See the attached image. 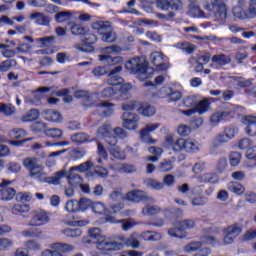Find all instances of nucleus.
I'll return each mask as SVG.
<instances>
[{"label": "nucleus", "instance_id": "nucleus-1", "mask_svg": "<svg viewBox=\"0 0 256 256\" xmlns=\"http://www.w3.org/2000/svg\"><path fill=\"white\" fill-rule=\"evenodd\" d=\"M23 167L27 169L29 177L35 179L39 183H47L48 185H59L61 179L65 178L67 175L66 170H60L55 172L53 176H47L45 172V167L39 163V159L35 157L24 158L22 162Z\"/></svg>", "mask_w": 256, "mask_h": 256}, {"label": "nucleus", "instance_id": "nucleus-2", "mask_svg": "<svg viewBox=\"0 0 256 256\" xmlns=\"http://www.w3.org/2000/svg\"><path fill=\"white\" fill-rule=\"evenodd\" d=\"M88 236L95 241L96 247L101 255H108L111 251H119L123 249V244L105 239L99 228H91L88 230Z\"/></svg>", "mask_w": 256, "mask_h": 256}, {"label": "nucleus", "instance_id": "nucleus-3", "mask_svg": "<svg viewBox=\"0 0 256 256\" xmlns=\"http://www.w3.org/2000/svg\"><path fill=\"white\" fill-rule=\"evenodd\" d=\"M125 69L133 75H137L140 81H145V79H149L153 75V68H149L147 61L139 57L132 58L126 62Z\"/></svg>", "mask_w": 256, "mask_h": 256}, {"label": "nucleus", "instance_id": "nucleus-4", "mask_svg": "<svg viewBox=\"0 0 256 256\" xmlns=\"http://www.w3.org/2000/svg\"><path fill=\"white\" fill-rule=\"evenodd\" d=\"M206 11H214V21L218 25L227 23V0H212L210 4L204 6Z\"/></svg>", "mask_w": 256, "mask_h": 256}, {"label": "nucleus", "instance_id": "nucleus-5", "mask_svg": "<svg viewBox=\"0 0 256 256\" xmlns=\"http://www.w3.org/2000/svg\"><path fill=\"white\" fill-rule=\"evenodd\" d=\"M243 226L239 223H234L223 229L224 245H231L241 235Z\"/></svg>", "mask_w": 256, "mask_h": 256}, {"label": "nucleus", "instance_id": "nucleus-6", "mask_svg": "<svg viewBox=\"0 0 256 256\" xmlns=\"http://www.w3.org/2000/svg\"><path fill=\"white\" fill-rule=\"evenodd\" d=\"M126 199L132 203H141V201L143 203H156L155 198L143 190H132L128 192Z\"/></svg>", "mask_w": 256, "mask_h": 256}, {"label": "nucleus", "instance_id": "nucleus-7", "mask_svg": "<svg viewBox=\"0 0 256 256\" xmlns=\"http://www.w3.org/2000/svg\"><path fill=\"white\" fill-rule=\"evenodd\" d=\"M84 40L81 43H76L74 45L75 49L82 51V53H91L93 52V44L97 43V36L95 34L88 32L84 35Z\"/></svg>", "mask_w": 256, "mask_h": 256}, {"label": "nucleus", "instance_id": "nucleus-8", "mask_svg": "<svg viewBox=\"0 0 256 256\" xmlns=\"http://www.w3.org/2000/svg\"><path fill=\"white\" fill-rule=\"evenodd\" d=\"M235 115V107L229 105L228 107L221 109L210 117V123L211 125H219L221 121H227L229 117H233Z\"/></svg>", "mask_w": 256, "mask_h": 256}, {"label": "nucleus", "instance_id": "nucleus-9", "mask_svg": "<svg viewBox=\"0 0 256 256\" xmlns=\"http://www.w3.org/2000/svg\"><path fill=\"white\" fill-rule=\"evenodd\" d=\"M203 243L206 245H215V243H217V239L213 236H204L202 237V241H192L186 244L183 251L184 253H195V251H199V249L203 247Z\"/></svg>", "mask_w": 256, "mask_h": 256}, {"label": "nucleus", "instance_id": "nucleus-10", "mask_svg": "<svg viewBox=\"0 0 256 256\" xmlns=\"http://www.w3.org/2000/svg\"><path fill=\"white\" fill-rule=\"evenodd\" d=\"M13 181L2 179L0 183V201H13L15 195H17V190L13 187H9Z\"/></svg>", "mask_w": 256, "mask_h": 256}, {"label": "nucleus", "instance_id": "nucleus-11", "mask_svg": "<svg viewBox=\"0 0 256 256\" xmlns=\"http://www.w3.org/2000/svg\"><path fill=\"white\" fill-rule=\"evenodd\" d=\"M122 127L128 131H135L139 127V116L133 112L122 114Z\"/></svg>", "mask_w": 256, "mask_h": 256}, {"label": "nucleus", "instance_id": "nucleus-12", "mask_svg": "<svg viewBox=\"0 0 256 256\" xmlns=\"http://www.w3.org/2000/svg\"><path fill=\"white\" fill-rule=\"evenodd\" d=\"M49 221H51V218L47 212L43 210L35 211L28 222V227H42V225H47Z\"/></svg>", "mask_w": 256, "mask_h": 256}, {"label": "nucleus", "instance_id": "nucleus-13", "mask_svg": "<svg viewBox=\"0 0 256 256\" xmlns=\"http://www.w3.org/2000/svg\"><path fill=\"white\" fill-rule=\"evenodd\" d=\"M150 61L154 64L157 71H167V69H169V60L161 52H152L150 55Z\"/></svg>", "mask_w": 256, "mask_h": 256}, {"label": "nucleus", "instance_id": "nucleus-14", "mask_svg": "<svg viewBox=\"0 0 256 256\" xmlns=\"http://www.w3.org/2000/svg\"><path fill=\"white\" fill-rule=\"evenodd\" d=\"M113 129L109 124H103L96 132L97 137H103L108 145H117V137L112 135Z\"/></svg>", "mask_w": 256, "mask_h": 256}, {"label": "nucleus", "instance_id": "nucleus-15", "mask_svg": "<svg viewBox=\"0 0 256 256\" xmlns=\"http://www.w3.org/2000/svg\"><path fill=\"white\" fill-rule=\"evenodd\" d=\"M231 61V55L219 53L212 56L210 67H213L214 69H223V67L230 65Z\"/></svg>", "mask_w": 256, "mask_h": 256}, {"label": "nucleus", "instance_id": "nucleus-16", "mask_svg": "<svg viewBox=\"0 0 256 256\" xmlns=\"http://www.w3.org/2000/svg\"><path fill=\"white\" fill-rule=\"evenodd\" d=\"M156 3L158 9H161L162 11H167L169 9L181 11V9H183V1L181 0H158Z\"/></svg>", "mask_w": 256, "mask_h": 256}, {"label": "nucleus", "instance_id": "nucleus-17", "mask_svg": "<svg viewBox=\"0 0 256 256\" xmlns=\"http://www.w3.org/2000/svg\"><path fill=\"white\" fill-rule=\"evenodd\" d=\"M40 93H50V95H56L57 97H63L65 103H71L73 96L69 94V89L55 90L54 88L43 87L38 90Z\"/></svg>", "mask_w": 256, "mask_h": 256}, {"label": "nucleus", "instance_id": "nucleus-18", "mask_svg": "<svg viewBox=\"0 0 256 256\" xmlns=\"http://www.w3.org/2000/svg\"><path fill=\"white\" fill-rule=\"evenodd\" d=\"M159 123H154V124H147L144 129L140 131V137L144 143H150V144H155L157 140H153V138H149L147 140V137H149V133H153V131L159 129Z\"/></svg>", "mask_w": 256, "mask_h": 256}, {"label": "nucleus", "instance_id": "nucleus-19", "mask_svg": "<svg viewBox=\"0 0 256 256\" xmlns=\"http://www.w3.org/2000/svg\"><path fill=\"white\" fill-rule=\"evenodd\" d=\"M120 244L126 245V247H132V249H139L141 243L139 242V234L136 232L132 233L128 238H125V236L120 237Z\"/></svg>", "mask_w": 256, "mask_h": 256}, {"label": "nucleus", "instance_id": "nucleus-20", "mask_svg": "<svg viewBox=\"0 0 256 256\" xmlns=\"http://www.w3.org/2000/svg\"><path fill=\"white\" fill-rule=\"evenodd\" d=\"M123 71L122 66H116L114 69H112L108 75L107 83L108 85H120V83H123L124 80L121 76H118V73H121Z\"/></svg>", "mask_w": 256, "mask_h": 256}, {"label": "nucleus", "instance_id": "nucleus-21", "mask_svg": "<svg viewBox=\"0 0 256 256\" xmlns=\"http://www.w3.org/2000/svg\"><path fill=\"white\" fill-rule=\"evenodd\" d=\"M245 131L250 137H256V117L255 116H246L243 120Z\"/></svg>", "mask_w": 256, "mask_h": 256}, {"label": "nucleus", "instance_id": "nucleus-22", "mask_svg": "<svg viewBox=\"0 0 256 256\" xmlns=\"http://www.w3.org/2000/svg\"><path fill=\"white\" fill-rule=\"evenodd\" d=\"M93 162L91 160H87L84 163H81L78 166H73L70 168V171H77L78 173H86V177H93Z\"/></svg>", "mask_w": 256, "mask_h": 256}, {"label": "nucleus", "instance_id": "nucleus-23", "mask_svg": "<svg viewBox=\"0 0 256 256\" xmlns=\"http://www.w3.org/2000/svg\"><path fill=\"white\" fill-rule=\"evenodd\" d=\"M43 116L45 121H50L51 123H61L63 121V116L57 110H44Z\"/></svg>", "mask_w": 256, "mask_h": 256}, {"label": "nucleus", "instance_id": "nucleus-24", "mask_svg": "<svg viewBox=\"0 0 256 256\" xmlns=\"http://www.w3.org/2000/svg\"><path fill=\"white\" fill-rule=\"evenodd\" d=\"M168 145L172 147L173 151L180 152V151H185V139L179 138L177 140L173 139L172 136H168L166 139Z\"/></svg>", "mask_w": 256, "mask_h": 256}, {"label": "nucleus", "instance_id": "nucleus-25", "mask_svg": "<svg viewBox=\"0 0 256 256\" xmlns=\"http://www.w3.org/2000/svg\"><path fill=\"white\" fill-rule=\"evenodd\" d=\"M247 5V1L245 0H238V4L233 7L232 13L236 19H245V6Z\"/></svg>", "mask_w": 256, "mask_h": 256}, {"label": "nucleus", "instance_id": "nucleus-26", "mask_svg": "<svg viewBox=\"0 0 256 256\" xmlns=\"http://www.w3.org/2000/svg\"><path fill=\"white\" fill-rule=\"evenodd\" d=\"M98 59L102 63H108V65H118V66H121V64H123V61H124L123 57L121 56L112 57L111 55H99Z\"/></svg>", "mask_w": 256, "mask_h": 256}, {"label": "nucleus", "instance_id": "nucleus-27", "mask_svg": "<svg viewBox=\"0 0 256 256\" xmlns=\"http://www.w3.org/2000/svg\"><path fill=\"white\" fill-rule=\"evenodd\" d=\"M30 19L35 21L36 25L47 26L51 22V19H49V16H45V14L41 12H34L30 14Z\"/></svg>", "mask_w": 256, "mask_h": 256}, {"label": "nucleus", "instance_id": "nucleus-28", "mask_svg": "<svg viewBox=\"0 0 256 256\" xmlns=\"http://www.w3.org/2000/svg\"><path fill=\"white\" fill-rule=\"evenodd\" d=\"M154 204L155 203H146V205L142 208V215L145 217H151L161 213V207Z\"/></svg>", "mask_w": 256, "mask_h": 256}, {"label": "nucleus", "instance_id": "nucleus-29", "mask_svg": "<svg viewBox=\"0 0 256 256\" xmlns=\"http://www.w3.org/2000/svg\"><path fill=\"white\" fill-rule=\"evenodd\" d=\"M211 109V100L208 98H204L199 103L196 102L195 111L199 113V115H203L204 113L209 112Z\"/></svg>", "mask_w": 256, "mask_h": 256}, {"label": "nucleus", "instance_id": "nucleus-30", "mask_svg": "<svg viewBox=\"0 0 256 256\" xmlns=\"http://www.w3.org/2000/svg\"><path fill=\"white\" fill-rule=\"evenodd\" d=\"M74 172L75 171H71V169H69V173L67 175L66 172L65 177H67L68 183L71 185V187H79L81 183H83V177H81L79 174H75Z\"/></svg>", "mask_w": 256, "mask_h": 256}, {"label": "nucleus", "instance_id": "nucleus-31", "mask_svg": "<svg viewBox=\"0 0 256 256\" xmlns=\"http://www.w3.org/2000/svg\"><path fill=\"white\" fill-rule=\"evenodd\" d=\"M93 29H95L99 35L103 36L105 33H109L113 27L109 22L100 21L93 24Z\"/></svg>", "mask_w": 256, "mask_h": 256}, {"label": "nucleus", "instance_id": "nucleus-32", "mask_svg": "<svg viewBox=\"0 0 256 256\" xmlns=\"http://www.w3.org/2000/svg\"><path fill=\"white\" fill-rule=\"evenodd\" d=\"M195 225V220L193 219H186L175 223V227L178 229V231H188L189 229H195Z\"/></svg>", "mask_w": 256, "mask_h": 256}, {"label": "nucleus", "instance_id": "nucleus-33", "mask_svg": "<svg viewBox=\"0 0 256 256\" xmlns=\"http://www.w3.org/2000/svg\"><path fill=\"white\" fill-rule=\"evenodd\" d=\"M227 189L235 195H243L245 193V186L239 182L231 181L227 184Z\"/></svg>", "mask_w": 256, "mask_h": 256}, {"label": "nucleus", "instance_id": "nucleus-34", "mask_svg": "<svg viewBox=\"0 0 256 256\" xmlns=\"http://www.w3.org/2000/svg\"><path fill=\"white\" fill-rule=\"evenodd\" d=\"M112 169L118 171V173H135L137 171V167L131 164H114Z\"/></svg>", "mask_w": 256, "mask_h": 256}, {"label": "nucleus", "instance_id": "nucleus-35", "mask_svg": "<svg viewBox=\"0 0 256 256\" xmlns=\"http://www.w3.org/2000/svg\"><path fill=\"white\" fill-rule=\"evenodd\" d=\"M68 27L70 28V31L72 33V35H87L88 33V28L87 27H83L79 24H75L73 22H68L67 23Z\"/></svg>", "mask_w": 256, "mask_h": 256}, {"label": "nucleus", "instance_id": "nucleus-36", "mask_svg": "<svg viewBox=\"0 0 256 256\" xmlns=\"http://www.w3.org/2000/svg\"><path fill=\"white\" fill-rule=\"evenodd\" d=\"M111 86L115 87L116 94L118 93L120 97L127 95V93H129V91L133 89V86L131 85V83H125V81L120 84L111 85Z\"/></svg>", "mask_w": 256, "mask_h": 256}, {"label": "nucleus", "instance_id": "nucleus-37", "mask_svg": "<svg viewBox=\"0 0 256 256\" xmlns=\"http://www.w3.org/2000/svg\"><path fill=\"white\" fill-rule=\"evenodd\" d=\"M256 18V0H249L246 14L244 19H255Z\"/></svg>", "mask_w": 256, "mask_h": 256}, {"label": "nucleus", "instance_id": "nucleus-38", "mask_svg": "<svg viewBox=\"0 0 256 256\" xmlns=\"http://www.w3.org/2000/svg\"><path fill=\"white\" fill-rule=\"evenodd\" d=\"M109 153L114 159H120L123 160L125 159V152L121 150L119 146L116 145H110Z\"/></svg>", "mask_w": 256, "mask_h": 256}, {"label": "nucleus", "instance_id": "nucleus-39", "mask_svg": "<svg viewBox=\"0 0 256 256\" xmlns=\"http://www.w3.org/2000/svg\"><path fill=\"white\" fill-rule=\"evenodd\" d=\"M50 249H57L58 253H69V251H74L75 247L71 244L54 243L51 244Z\"/></svg>", "mask_w": 256, "mask_h": 256}, {"label": "nucleus", "instance_id": "nucleus-40", "mask_svg": "<svg viewBox=\"0 0 256 256\" xmlns=\"http://www.w3.org/2000/svg\"><path fill=\"white\" fill-rule=\"evenodd\" d=\"M36 119H39V110L31 109L22 116L21 121L29 123L31 121H36Z\"/></svg>", "mask_w": 256, "mask_h": 256}, {"label": "nucleus", "instance_id": "nucleus-41", "mask_svg": "<svg viewBox=\"0 0 256 256\" xmlns=\"http://www.w3.org/2000/svg\"><path fill=\"white\" fill-rule=\"evenodd\" d=\"M200 148L201 145L199 144V142L191 139L185 140V151H187L188 153H197Z\"/></svg>", "mask_w": 256, "mask_h": 256}, {"label": "nucleus", "instance_id": "nucleus-42", "mask_svg": "<svg viewBox=\"0 0 256 256\" xmlns=\"http://www.w3.org/2000/svg\"><path fill=\"white\" fill-rule=\"evenodd\" d=\"M199 179L201 183H219V176L215 173H204Z\"/></svg>", "mask_w": 256, "mask_h": 256}, {"label": "nucleus", "instance_id": "nucleus-43", "mask_svg": "<svg viewBox=\"0 0 256 256\" xmlns=\"http://www.w3.org/2000/svg\"><path fill=\"white\" fill-rule=\"evenodd\" d=\"M29 211H31V207L29 206V204H14V206L12 207V213L14 215H19V213H29Z\"/></svg>", "mask_w": 256, "mask_h": 256}, {"label": "nucleus", "instance_id": "nucleus-44", "mask_svg": "<svg viewBox=\"0 0 256 256\" xmlns=\"http://www.w3.org/2000/svg\"><path fill=\"white\" fill-rule=\"evenodd\" d=\"M175 48L182 49L183 51H186V53H188L189 55L195 52V45L189 42H178L175 44Z\"/></svg>", "mask_w": 256, "mask_h": 256}, {"label": "nucleus", "instance_id": "nucleus-45", "mask_svg": "<svg viewBox=\"0 0 256 256\" xmlns=\"http://www.w3.org/2000/svg\"><path fill=\"white\" fill-rule=\"evenodd\" d=\"M17 65V60L15 59H8V60H4L0 63V72L1 73H7V71H9L11 69V67H13Z\"/></svg>", "mask_w": 256, "mask_h": 256}, {"label": "nucleus", "instance_id": "nucleus-46", "mask_svg": "<svg viewBox=\"0 0 256 256\" xmlns=\"http://www.w3.org/2000/svg\"><path fill=\"white\" fill-rule=\"evenodd\" d=\"M160 173H169L173 170V162L171 160H163L157 167Z\"/></svg>", "mask_w": 256, "mask_h": 256}, {"label": "nucleus", "instance_id": "nucleus-47", "mask_svg": "<svg viewBox=\"0 0 256 256\" xmlns=\"http://www.w3.org/2000/svg\"><path fill=\"white\" fill-rule=\"evenodd\" d=\"M82 231L79 228H66L64 230H61V234L65 235V237H71V238H75V237H79L80 235H82Z\"/></svg>", "mask_w": 256, "mask_h": 256}, {"label": "nucleus", "instance_id": "nucleus-48", "mask_svg": "<svg viewBox=\"0 0 256 256\" xmlns=\"http://www.w3.org/2000/svg\"><path fill=\"white\" fill-rule=\"evenodd\" d=\"M45 135L52 139H59L60 137H63V130L59 128H49L45 130Z\"/></svg>", "mask_w": 256, "mask_h": 256}, {"label": "nucleus", "instance_id": "nucleus-49", "mask_svg": "<svg viewBox=\"0 0 256 256\" xmlns=\"http://www.w3.org/2000/svg\"><path fill=\"white\" fill-rule=\"evenodd\" d=\"M65 211L68 213H77L79 211V202L77 200H69L65 204Z\"/></svg>", "mask_w": 256, "mask_h": 256}, {"label": "nucleus", "instance_id": "nucleus-50", "mask_svg": "<svg viewBox=\"0 0 256 256\" xmlns=\"http://www.w3.org/2000/svg\"><path fill=\"white\" fill-rule=\"evenodd\" d=\"M0 113L6 117H11V115H15V108L11 104H0Z\"/></svg>", "mask_w": 256, "mask_h": 256}, {"label": "nucleus", "instance_id": "nucleus-51", "mask_svg": "<svg viewBox=\"0 0 256 256\" xmlns=\"http://www.w3.org/2000/svg\"><path fill=\"white\" fill-rule=\"evenodd\" d=\"M25 135H27V132L21 128H14L9 132V137L11 139H22Z\"/></svg>", "mask_w": 256, "mask_h": 256}, {"label": "nucleus", "instance_id": "nucleus-52", "mask_svg": "<svg viewBox=\"0 0 256 256\" xmlns=\"http://www.w3.org/2000/svg\"><path fill=\"white\" fill-rule=\"evenodd\" d=\"M33 199V194L29 192H19L16 194V201L20 203H29Z\"/></svg>", "mask_w": 256, "mask_h": 256}, {"label": "nucleus", "instance_id": "nucleus-53", "mask_svg": "<svg viewBox=\"0 0 256 256\" xmlns=\"http://www.w3.org/2000/svg\"><path fill=\"white\" fill-rule=\"evenodd\" d=\"M145 184L150 187L151 189H155L156 191H161L163 189L164 184L160 181H157L155 179H147L145 181Z\"/></svg>", "mask_w": 256, "mask_h": 256}, {"label": "nucleus", "instance_id": "nucleus-54", "mask_svg": "<svg viewBox=\"0 0 256 256\" xmlns=\"http://www.w3.org/2000/svg\"><path fill=\"white\" fill-rule=\"evenodd\" d=\"M73 143H87L89 141V135L85 133H77L71 136Z\"/></svg>", "mask_w": 256, "mask_h": 256}, {"label": "nucleus", "instance_id": "nucleus-55", "mask_svg": "<svg viewBox=\"0 0 256 256\" xmlns=\"http://www.w3.org/2000/svg\"><path fill=\"white\" fill-rule=\"evenodd\" d=\"M102 41L105 43H115L117 41V34L113 31V28L102 36Z\"/></svg>", "mask_w": 256, "mask_h": 256}, {"label": "nucleus", "instance_id": "nucleus-56", "mask_svg": "<svg viewBox=\"0 0 256 256\" xmlns=\"http://www.w3.org/2000/svg\"><path fill=\"white\" fill-rule=\"evenodd\" d=\"M99 108L102 109V113H103V115H105V117H107L109 115H113V104L112 103L104 102L99 105Z\"/></svg>", "mask_w": 256, "mask_h": 256}, {"label": "nucleus", "instance_id": "nucleus-57", "mask_svg": "<svg viewBox=\"0 0 256 256\" xmlns=\"http://www.w3.org/2000/svg\"><path fill=\"white\" fill-rule=\"evenodd\" d=\"M92 211H94V213H96L97 215H103L104 213H106L107 208H105V204L101 202H94L92 204Z\"/></svg>", "mask_w": 256, "mask_h": 256}, {"label": "nucleus", "instance_id": "nucleus-58", "mask_svg": "<svg viewBox=\"0 0 256 256\" xmlns=\"http://www.w3.org/2000/svg\"><path fill=\"white\" fill-rule=\"evenodd\" d=\"M122 49L118 45H112L102 48V55H112V53H121Z\"/></svg>", "mask_w": 256, "mask_h": 256}, {"label": "nucleus", "instance_id": "nucleus-59", "mask_svg": "<svg viewBox=\"0 0 256 256\" xmlns=\"http://www.w3.org/2000/svg\"><path fill=\"white\" fill-rule=\"evenodd\" d=\"M38 43L42 44V47H49V45H53L55 43V36H47L43 38L37 39Z\"/></svg>", "mask_w": 256, "mask_h": 256}, {"label": "nucleus", "instance_id": "nucleus-60", "mask_svg": "<svg viewBox=\"0 0 256 256\" xmlns=\"http://www.w3.org/2000/svg\"><path fill=\"white\" fill-rule=\"evenodd\" d=\"M177 133L181 137H187L188 135H191V127L181 124L178 126Z\"/></svg>", "mask_w": 256, "mask_h": 256}, {"label": "nucleus", "instance_id": "nucleus-61", "mask_svg": "<svg viewBox=\"0 0 256 256\" xmlns=\"http://www.w3.org/2000/svg\"><path fill=\"white\" fill-rule=\"evenodd\" d=\"M10 247H13V240L9 238H0V251H7Z\"/></svg>", "mask_w": 256, "mask_h": 256}, {"label": "nucleus", "instance_id": "nucleus-62", "mask_svg": "<svg viewBox=\"0 0 256 256\" xmlns=\"http://www.w3.org/2000/svg\"><path fill=\"white\" fill-rule=\"evenodd\" d=\"M241 163V154L239 152H232L230 154V165L237 167Z\"/></svg>", "mask_w": 256, "mask_h": 256}, {"label": "nucleus", "instance_id": "nucleus-63", "mask_svg": "<svg viewBox=\"0 0 256 256\" xmlns=\"http://www.w3.org/2000/svg\"><path fill=\"white\" fill-rule=\"evenodd\" d=\"M141 113L144 117H153V115H155V107L151 105H145L142 107Z\"/></svg>", "mask_w": 256, "mask_h": 256}, {"label": "nucleus", "instance_id": "nucleus-64", "mask_svg": "<svg viewBox=\"0 0 256 256\" xmlns=\"http://www.w3.org/2000/svg\"><path fill=\"white\" fill-rule=\"evenodd\" d=\"M23 237H40L41 232L37 231V229L29 228L22 231Z\"/></svg>", "mask_w": 256, "mask_h": 256}]
</instances>
